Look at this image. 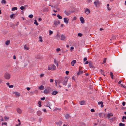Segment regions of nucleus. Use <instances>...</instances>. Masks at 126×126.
<instances>
[{
    "label": "nucleus",
    "instance_id": "f257e3e1",
    "mask_svg": "<svg viewBox=\"0 0 126 126\" xmlns=\"http://www.w3.org/2000/svg\"><path fill=\"white\" fill-rule=\"evenodd\" d=\"M56 69V66L54 64L48 66V69L49 70H55Z\"/></svg>",
    "mask_w": 126,
    "mask_h": 126
},
{
    "label": "nucleus",
    "instance_id": "f03ea898",
    "mask_svg": "<svg viewBox=\"0 0 126 126\" xmlns=\"http://www.w3.org/2000/svg\"><path fill=\"white\" fill-rule=\"evenodd\" d=\"M51 91H52L51 88L50 87H48L47 89L44 90V93L45 94H47Z\"/></svg>",
    "mask_w": 126,
    "mask_h": 126
},
{
    "label": "nucleus",
    "instance_id": "7ed1b4c3",
    "mask_svg": "<svg viewBox=\"0 0 126 126\" xmlns=\"http://www.w3.org/2000/svg\"><path fill=\"white\" fill-rule=\"evenodd\" d=\"M11 75L9 73H6L4 75V77L5 79H9L10 78Z\"/></svg>",
    "mask_w": 126,
    "mask_h": 126
},
{
    "label": "nucleus",
    "instance_id": "20e7f679",
    "mask_svg": "<svg viewBox=\"0 0 126 126\" xmlns=\"http://www.w3.org/2000/svg\"><path fill=\"white\" fill-rule=\"evenodd\" d=\"M68 79L66 77L65 78L64 81L62 82L63 84V85H67Z\"/></svg>",
    "mask_w": 126,
    "mask_h": 126
},
{
    "label": "nucleus",
    "instance_id": "39448f33",
    "mask_svg": "<svg viewBox=\"0 0 126 126\" xmlns=\"http://www.w3.org/2000/svg\"><path fill=\"white\" fill-rule=\"evenodd\" d=\"M73 12L70 11H65L64 12L65 14L67 16L69 15L71 13Z\"/></svg>",
    "mask_w": 126,
    "mask_h": 126
},
{
    "label": "nucleus",
    "instance_id": "423d86ee",
    "mask_svg": "<svg viewBox=\"0 0 126 126\" xmlns=\"http://www.w3.org/2000/svg\"><path fill=\"white\" fill-rule=\"evenodd\" d=\"M44 105L46 107H49L50 109H51L50 107V104H49V102L47 101L45 103Z\"/></svg>",
    "mask_w": 126,
    "mask_h": 126
},
{
    "label": "nucleus",
    "instance_id": "0eeeda50",
    "mask_svg": "<svg viewBox=\"0 0 126 126\" xmlns=\"http://www.w3.org/2000/svg\"><path fill=\"white\" fill-rule=\"evenodd\" d=\"M83 73V70H81L80 69H79V70L78 73H77L78 76L79 75L82 74Z\"/></svg>",
    "mask_w": 126,
    "mask_h": 126
},
{
    "label": "nucleus",
    "instance_id": "6e6552de",
    "mask_svg": "<svg viewBox=\"0 0 126 126\" xmlns=\"http://www.w3.org/2000/svg\"><path fill=\"white\" fill-rule=\"evenodd\" d=\"M60 23V22L59 20H55L54 21V24L55 26L59 24Z\"/></svg>",
    "mask_w": 126,
    "mask_h": 126
},
{
    "label": "nucleus",
    "instance_id": "1a4fd4ad",
    "mask_svg": "<svg viewBox=\"0 0 126 126\" xmlns=\"http://www.w3.org/2000/svg\"><path fill=\"white\" fill-rule=\"evenodd\" d=\"M113 116V114L112 113H110L107 114V117L108 119H110V117Z\"/></svg>",
    "mask_w": 126,
    "mask_h": 126
},
{
    "label": "nucleus",
    "instance_id": "9d476101",
    "mask_svg": "<svg viewBox=\"0 0 126 126\" xmlns=\"http://www.w3.org/2000/svg\"><path fill=\"white\" fill-rule=\"evenodd\" d=\"M94 4L97 7V5L99 4V2L98 0H96V1L94 2Z\"/></svg>",
    "mask_w": 126,
    "mask_h": 126
},
{
    "label": "nucleus",
    "instance_id": "9b49d317",
    "mask_svg": "<svg viewBox=\"0 0 126 126\" xmlns=\"http://www.w3.org/2000/svg\"><path fill=\"white\" fill-rule=\"evenodd\" d=\"M64 22L66 24L68 23L69 19L67 18H64L63 19Z\"/></svg>",
    "mask_w": 126,
    "mask_h": 126
},
{
    "label": "nucleus",
    "instance_id": "f8f14e48",
    "mask_svg": "<svg viewBox=\"0 0 126 126\" xmlns=\"http://www.w3.org/2000/svg\"><path fill=\"white\" fill-rule=\"evenodd\" d=\"M89 66L91 68H94V66L93 65L91 61L89 62Z\"/></svg>",
    "mask_w": 126,
    "mask_h": 126
},
{
    "label": "nucleus",
    "instance_id": "ddd939ff",
    "mask_svg": "<svg viewBox=\"0 0 126 126\" xmlns=\"http://www.w3.org/2000/svg\"><path fill=\"white\" fill-rule=\"evenodd\" d=\"M62 122L61 121H59L58 122L56 123V124L58 126H60L61 125Z\"/></svg>",
    "mask_w": 126,
    "mask_h": 126
},
{
    "label": "nucleus",
    "instance_id": "4468645a",
    "mask_svg": "<svg viewBox=\"0 0 126 126\" xmlns=\"http://www.w3.org/2000/svg\"><path fill=\"white\" fill-rule=\"evenodd\" d=\"M85 13L87 15H88L89 13H90V11L87 8H86V10L85 11Z\"/></svg>",
    "mask_w": 126,
    "mask_h": 126
},
{
    "label": "nucleus",
    "instance_id": "2eb2a0df",
    "mask_svg": "<svg viewBox=\"0 0 126 126\" xmlns=\"http://www.w3.org/2000/svg\"><path fill=\"white\" fill-rule=\"evenodd\" d=\"M80 19L82 23H84V19L82 17H80Z\"/></svg>",
    "mask_w": 126,
    "mask_h": 126
},
{
    "label": "nucleus",
    "instance_id": "dca6fc26",
    "mask_svg": "<svg viewBox=\"0 0 126 126\" xmlns=\"http://www.w3.org/2000/svg\"><path fill=\"white\" fill-rule=\"evenodd\" d=\"M103 102L102 101H101L100 102H98V104L99 105H100L101 104V107L102 108L103 107L104 105H103Z\"/></svg>",
    "mask_w": 126,
    "mask_h": 126
},
{
    "label": "nucleus",
    "instance_id": "f3484780",
    "mask_svg": "<svg viewBox=\"0 0 126 126\" xmlns=\"http://www.w3.org/2000/svg\"><path fill=\"white\" fill-rule=\"evenodd\" d=\"M63 80V79L62 78H61L58 80H57V81L59 84L61 83Z\"/></svg>",
    "mask_w": 126,
    "mask_h": 126
},
{
    "label": "nucleus",
    "instance_id": "a211bd4d",
    "mask_svg": "<svg viewBox=\"0 0 126 126\" xmlns=\"http://www.w3.org/2000/svg\"><path fill=\"white\" fill-rule=\"evenodd\" d=\"M76 60H74L71 62V64L73 66L74 65V64L76 63Z\"/></svg>",
    "mask_w": 126,
    "mask_h": 126
},
{
    "label": "nucleus",
    "instance_id": "6ab92c4d",
    "mask_svg": "<svg viewBox=\"0 0 126 126\" xmlns=\"http://www.w3.org/2000/svg\"><path fill=\"white\" fill-rule=\"evenodd\" d=\"M29 111L30 113H32L34 111V110L33 109L31 108H29Z\"/></svg>",
    "mask_w": 126,
    "mask_h": 126
},
{
    "label": "nucleus",
    "instance_id": "aec40b11",
    "mask_svg": "<svg viewBox=\"0 0 126 126\" xmlns=\"http://www.w3.org/2000/svg\"><path fill=\"white\" fill-rule=\"evenodd\" d=\"M58 93L57 91H54L51 94L53 95H55L57 94Z\"/></svg>",
    "mask_w": 126,
    "mask_h": 126
},
{
    "label": "nucleus",
    "instance_id": "412c9836",
    "mask_svg": "<svg viewBox=\"0 0 126 126\" xmlns=\"http://www.w3.org/2000/svg\"><path fill=\"white\" fill-rule=\"evenodd\" d=\"M17 112H18L19 114H21L22 113V111L19 108H18L17 109Z\"/></svg>",
    "mask_w": 126,
    "mask_h": 126
},
{
    "label": "nucleus",
    "instance_id": "4be33fe9",
    "mask_svg": "<svg viewBox=\"0 0 126 126\" xmlns=\"http://www.w3.org/2000/svg\"><path fill=\"white\" fill-rule=\"evenodd\" d=\"M65 37L64 35L63 34L61 36V40H63L65 39Z\"/></svg>",
    "mask_w": 126,
    "mask_h": 126
},
{
    "label": "nucleus",
    "instance_id": "5701e85b",
    "mask_svg": "<svg viewBox=\"0 0 126 126\" xmlns=\"http://www.w3.org/2000/svg\"><path fill=\"white\" fill-rule=\"evenodd\" d=\"M14 93L15 94V96L16 97L19 96L20 95V94L18 92H14L13 93V94Z\"/></svg>",
    "mask_w": 126,
    "mask_h": 126
},
{
    "label": "nucleus",
    "instance_id": "b1692460",
    "mask_svg": "<svg viewBox=\"0 0 126 126\" xmlns=\"http://www.w3.org/2000/svg\"><path fill=\"white\" fill-rule=\"evenodd\" d=\"M44 88V87L43 85H41L39 87V89L40 90H43Z\"/></svg>",
    "mask_w": 126,
    "mask_h": 126
},
{
    "label": "nucleus",
    "instance_id": "393cba45",
    "mask_svg": "<svg viewBox=\"0 0 126 126\" xmlns=\"http://www.w3.org/2000/svg\"><path fill=\"white\" fill-rule=\"evenodd\" d=\"M85 103V102L83 100L81 101L80 102H79V104L81 105H84Z\"/></svg>",
    "mask_w": 126,
    "mask_h": 126
},
{
    "label": "nucleus",
    "instance_id": "a878e982",
    "mask_svg": "<svg viewBox=\"0 0 126 126\" xmlns=\"http://www.w3.org/2000/svg\"><path fill=\"white\" fill-rule=\"evenodd\" d=\"M65 117L66 119H68L70 117L69 114H66L65 115Z\"/></svg>",
    "mask_w": 126,
    "mask_h": 126
},
{
    "label": "nucleus",
    "instance_id": "bb28decb",
    "mask_svg": "<svg viewBox=\"0 0 126 126\" xmlns=\"http://www.w3.org/2000/svg\"><path fill=\"white\" fill-rule=\"evenodd\" d=\"M10 43V41L9 40L6 41L5 42V44L6 45H9Z\"/></svg>",
    "mask_w": 126,
    "mask_h": 126
},
{
    "label": "nucleus",
    "instance_id": "cd10ccee",
    "mask_svg": "<svg viewBox=\"0 0 126 126\" xmlns=\"http://www.w3.org/2000/svg\"><path fill=\"white\" fill-rule=\"evenodd\" d=\"M49 11L48 9L47 8H45L43 10V12H48Z\"/></svg>",
    "mask_w": 126,
    "mask_h": 126
},
{
    "label": "nucleus",
    "instance_id": "c85d7f7f",
    "mask_svg": "<svg viewBox=\"0 0 126 126\" xmlns=\"http://www.w3.org/2000/svg\"><path fill=\"white\" fill-rule=\"evenodd\" d=\"M16 15V14H12L10 16V18H13V17L14 16V17H15V15Z\"/></svg>",
    "mask_w": 126,
    "mask_h": 126
},
{
    "label": "nucleus",
    "instance_id": "c756f323",
    "mask_svg": "<svg viewBox=\"0 0 126 126\" xmlns=\"http://www.w3.org/2000/svg\"><path fill=\"white\" fill-rule=\"evenodd\" d=\"M1 3L3 4L4 3V4H5L6 3V2L5 0H2L1 1Z\"/></svg>",
    "mask_w": 126,
    "mask_h": 126
},
{
    "label": "nucleus",
    "instance_id": "7c9ffc66",
    "mask_svg": "<svg viewBox=\"0 0 126 126\" xmlns=\"http://www.w3.org/2000/svg\"><path fill=\"white\" fill-rule=\"evenodd\" d=\"M17 8L16 7H13L12 9V11H14L15 10H17Z\"/></svg>",
    "mask_w": 126,
    "mask_h": 126
},
{
    "label": "nucleus",
    "instance_id": "2f4dec72",
    "mask_svg": "<svg viewBox=\"0 0 126 126\" xmlns=\"http://www.w3.org/2000/svg\"><path fill=\"white\" fill-rule=\"evenodd\" d=\"M57 17L59 19H61L62 18V17L60 16L58 14L57 15Z\"/></svg>",
    "mask_w": 126,
    "mask_h": 126
},
{
    "label": "nucleus",
    "instance_id": "473e14b6",
    "mask_svg": "<svg viewBox=\"0 0 126 126\" xmlns=\"http://www.w3.org/2000/svg\"><path fill=\"white\" fill-rule=\"evenodd\" d=\"M79 126H85V124L83 123H81Z\"/></svg>",
    "mask_w": 126,
    "mask_h": 126
},
{
    "label": "nucleus",
    "instance_id": "72a5a7b5",
    "mask_svg": "<svg viewBox=\"0 0 126 126\" xmlns=\"http://www.w3.org/2000/svg\"><path fill=\"white\" fill-rule=\"evenodd\" d=\"M41 102L40 101H39L38 102V104H39V106L40 107H41L42 106V105L41 104Z\"/></svg>",
    "mask_w": 126,
    "mask_h": 126
},
{
    "label": "nucleus",
    "instance_id": "f704fd0d",
    "mask_svg": "<svg viewBox=\"0 0 126 126\" xmlns=\"http://www.w3.org/2000/svg\"><path fill=\"white\" fill-rule=\"evenodd\" d=\"M20 9L21 10H24L25 8L23 6H22L20 7Z\"/></svg>",
    "mask_w": 126,
    "mask_h": 126
},
{
    "label": "nucleus",
    "instance_id": "c9c22d12",
    "mask_svg": "<svg viewBox=\"0 0 126 126\" xmlns=\"http://www.w3.org/2000/svg\"><path fill=\"white\" fill-rule=\"evenodd\" d=\"M119 125L120 126H125V124H123L121 123H119Z\"/></svg>",
    "mask_w": 126,
    "mask_h": 126
},
{
    "label": "nucleus",
    "instance_id": "e433bc0d",
    "mask_svg": "<svg viewBox=\"0 0 126 126\" xmlns=\"http://www.w3.org/2000/svg\"><path fill=\"white\" fill-rule=\"evenodd\" d=\"M34 24H35L36 26L38 25V23H37V21L36 20H34Z\"/></svg>",
    "mask_w": 126,
    "mask_h": 126
},
{
    "label": "nucleus",
    "instance_id": "4c0bfd02",
    "mask_svg": "<svg viewBox=\"0 0 126 126\" xmlns=\"http://www.w3.org/2000/svg\"><path fill=\"white\" fill-rule=\"evenodd\" d=\"M24 48L25 49H26L27 50H28L29 49V48L28 47H27L26 45H24Z\"/></svg>",
    "mask_w": 126,
    "mask_h": 126
},
{
    "label": "nucleus",
    "instance_id": "58836bf2",
    "mask_svg": "<svg viewBox=\"0 0 126 126\" xmlns=\"http://www.w3.org/2000/svg\"><path fill=\"white\" fill-rule=\"evenodd\" d=\"M102 113H99V117L101 118H102L103 117V115H102Z\"/></svg>",
    "mask_w": 126,
    "mask_h": 126
},
{
    "label": "nucleus",
    "instance_id": "ea45409f",
    "mask_svg": "<svg viewBox=\"0 0 126 126\" xmlns=\"http://www.w3.org/2000/svg\"><path fill=\"white\" fill-rule=\"evenodd\" d=\"M29 17L30 18H32L33 17V15L32 14H31L29 16Z\"/></svg>",
    "mask_w": 126,
    "mask_h": 126
},
{
    "label": "nucleus",
    "instance_id": "a19ab883",
    "mask_svg": "<svg viewBox=\"0 0 126 126\" xmlns=\"http://www.w3.org/2000/svg\"><path fill=\"white\" fill-rule=\"evenodd\" d=\"M106 59H107L106 58H105L104 59L103 63L104 64V63H106Z\"/></svg>",
    "mask_w": 126,
    "mask_h": 126
},
{
    "label": "nucleus",
    "instance_id": "79ce46f5",
    "mask_svg": "<svg viewBox=\"0 0 126 126\" xmlns=\"http://www.w3.org/2000/svg\"><path fill=\"white\" fill-rule=\"evenodd\" d=\"M49 34L50 35H51V34H52L53 33V32L51 31V30H50L49 31Z\"/></svg>",
    "mask_w": 126,
    "mask_h": 126
},
{
    "label": "nucleus",
    "instance_id": "37998d69",
    "mask_svg": "<svg viewBox=\"0 0 126 126\" xmlns=\"http://www.w3.org/2000/svg\"><path fill=\"white\" fill-rule=\"evenodd\" d=\"M78 35L79 36L81 37L82 36V34L81 33H79L78 34Z\"/></svg>",
    "mask_w": 126,
    "mask_h": 126
},
{
    "label": "nucleus",
    "instance_id": "c03bdc74",
    "mask_svg": "<svg viewBox=\"0 0 126 126\" xmlns=\"http://www.w3.org/2000/svg\"><path fill=\"white\" fill-rule=\"evenodd\" d=\"M39 39H40V41L41 42H43V40L42 39V37L41 36H40L39 37Z\"/></svg>",
    "mask_w": 126,
    "mask_h": 126
},
{
    "label": "nucleus",
    "instance_id": "a18cd8bd",
    "mask_svg": "<svg viewBox=\"0 0 126 126\" xmlns=\"http://www.w3.org/2000/svg\"><path fill=\"white\" fill-rule=\"evenodd\" d=\"M37 114L38 116H40L41 114V112L40 111H38L37 112Z\"/></svg>",
    "mask_w": 126,
    "mask_h": 126
},
{
    "label": "nucleus",
    "instance_id": "49530a36",
    "mask_svg": "<svg viewBox=\"0 0 126 126\" xmlns=\"http://www.w3.org/2000/svg\"><path fill=\"white\" fill-rule=\"evenodd\" d=\"M120 85L122 87H124V88H126V86H123V84H121Z\"/></svg>",
    "mask_w": 126,
    "mask_h": 126
},
{
    "label": "nucleus",
    "instance_id": "de8ad7c7",
    "mask_svg": "<svg viewBox=\"0 0 126 126\" xmlns=\"http://www.w3.org/2000/svg\"><path fill=\"white\" fill-rule=\"evenodd\" d=\"M110 75L111 77L113 76V73L112 72H110Z\"/></svg>",
    "mask_w": 126,
    "mask_h": 126
},
{
    "label": "nucleus",
    "instance_id": "09e8293b",
    "mask_svg": "<svg viewBox=\"0 0 126 126\" xmlns=\"http://www.w3.org/2000/svg\"><path fill=\"white\" fill-rule=\"evenodd\" d=\"M4 118L6 120L7 119L8 120L9 119V118L8 117L6 116H5L4 117Z\"/></svg>",
    "mask_w": 126,
    "mask_h": 126
},
{
    "label": "nucleus",
    "instance_id": "8fccbe9b",
    "mask_svg": "<svg viewBox=\"0 0 126 126\" xmlns=\"http://www.w3.org/2000/svg\"><path fill=\"white\" fill-rule=\"evenodd\" d=\"M14 87V85H10L9 86V87L10 88H13Z\"/></svg>",
    "mask_w": 126,
    "mask_h": 126
},
{
    "label": "nucleus",
    "instance_id": "3c124183",
    "mask_svg": "<svg viewBox=\"0 0 126 126\" xmlns=\"http://www.w3.org/2000/svg\"><path fill=\"white\" fill-rule=\"evenodd\" d=\"M87 60V57H85L83 59V61L84 62H85Z\"/></svg>",
    "mask_w": 126,
    "mask_h": 126
},
{
    "label": "nucleus",
    "instance_id": "603ef678",
    "mask_svg": "<svg viewBox=\"0 0 126 126\" xmlns=\"http://www.w3.org/2000/svg\"><path fill=\"white\" fill-rule=\"evenodd\" d=\"M126 104V103L125 102H122V104L123 106H125Z\"/></svg>",
    "mask_w": 126,
    "mask_h": 126
},
{
    "label": "nucleus",
    "instance_id": "864d4df0",
    "mask_svg": "<svg viewBox=\"0 0 126 126\" xmlns=\"http://www.w3.org/2000/svg\"><path fill=\"white\" fill-rule=\"evenodd\" d=\"M60 37L59 35L58 34H57V35L55 36L56 37H57V38H59Z\"/></svg>",
    "mask_w": 126,
    "mask_h": 126
},
{
    "label": "nucleus",
    "instance_id": "5fc2aeb1",
    "mask_svg": "<svg viewBox=\"0 0 126 126\" xmlns=\"http://www.w3.org/2000/svg\"><path fill=\"white\" fill-rule=\"evenodd\" d=\"M0 119L1 120V121H3V118L2 117H0Z\"/></svg>",
    "mask_w": 126,
    "mask_h": 126
},
{
    "label": "nucleus",
    "instance_id": "6e6d98bb",
    "mask_svg": "<svg viewBox=\"0 0 126 126\" xmlns=\"http://www.w3.org/2000/svg\"><path fill=\"white\" fill-rule=\"evenodd\" d=\"M60 48H57V49H56V51H57V52H59V51H60Z\"/></svg>",
    "mask_w": 126,
    "mask_h": 126
},
{
    "label": "nucleus",
    "instance_id": "4d7b16f0",
    "mask_svg": "<svg viewBox=\"0 0 126 126\" xmlns=\"http://www.w3.org/2000/svg\"><path fill=\"white\" fill-rule=\"evenodd\" d=\"M7 123L6 122H4V123L3 122L2 123V125H3V124H4L5 125H7Z\"/></svg>",
    "mask_w": 126,
    "mask_h": 126
},
{
    "label": "nucleus",
    "instance_id": "13d9d810",
    "mask_svg": "<svg viewBox=\"0 0 126 126\" xmlns=\"http://www.w3.org/2000/svg\"><path fill=\"white\" fill-rule=\"evenodd\" d=\"M41 99L42 100H44L45 99V97H44L43 98H41Z\"/></svg>",
    "mask_w": 126,
    "mask_h": 126
},
{
    "label": "nucleus",
    "instance_id": "bf43d9fd",
    "mask_svg": "<svg viewBox=\"0 0 126 126\" xmlns=\"http://www.w3.org/2000/svg\"><path fill=\"white\" fill-rule=\"evenodd\" d=\"M126 119V116H123L122 118V120H124V119Z\"/></svg>",
    "mask_w": 126,
    "mask_h": 126
},
{
    "label": "nucleus",
    "instance_id": "052dcab7",
    "mask_svg": "<svg viewBox=\"0 0 126 126\" xmlns=\"http://www.w3.org/2000/svg\"><path fill=\"white\" fill-rule=\"evenodd\" d=\"M30 94L33 95V94L34 93L33 92H30Z\"/></svg>",
    "mask_w": 126,
    "mask_h": 126
},
{
    "label": "nucleus",
    "instance_id": "680f3d73",
    "mask_svg": "<svg viewBox=\"0 0 126 126\" xmlns=\"http://www.w3.org/2000/svg\"><path fill=\"white\" fill-rule=\"evenodd\" d=\"M91 111L92 112H94L95 111L94 110V109H92L91 110Z\"/></svg>",
    "mask_w": 126,
    "mask_h": 126
},
{
    "label": "nucleus",
    "instance_id": "e2e57ef3",
    "mask_svg": "<svg viewBox=\"0 0 126 126\" xmlns=\"http://www.w3.org/2000/svg\"><path fill=\"white\" fill-rule=\"evenodd\" d=\"M65 73L67 75H68L69 73V71H66L65 72Z\"/></svg>",
    "mask_w": 126,
    "mask_h": 126
},
{
    "label": "nucleus",
    "instance_id": "0e129e2a",
    "mask_svg": "<svg viewBox=\"0 0 126 126\" xmlns=\"http://www.w3.org/2000/svg\"><path fill=\"white\" fill-rule=\"evenodd\" d=\"M89 62L88 61H86V62L85 63V64H87L89 63Z\"/></svg>",
    "mask_w": 126,
    "mask_h": 126
},
{
    "label": "nucleus",
    "instance_id": "69168bd1",
    "mask_svg": "<svg viewBox=\"0 0 126 126\" xmlns=\"http://www.w3.org/2000/svg\"><path fill=\"white\" fill-rule=\"evenodd\" d=\"M87 1L89 3H90L92 2L91 0H87Z\"/></svg>",
    "mask_w": 126,
    "mask_h": 126
},
{
    "label": "nucleus",
    "instance_id": "338daca9",
    "mask_svg": "<svg viewBox=\"0 0 126 126\" xmlns=\"http://www.w3.org/2000/svg\"><path fill=\"white\" fill-rule=\"evenodd\" d=\"M53 81V79H50V82H52Z\"/></svg>",
    "mask_w": 126,
    "mask_h": 126
},
{
    "label": "nucleus",
    "instance_id": "774afa93",
    "mask_svg": "<svg viewBox=\"0 0 126 126\" xmlns=\"http://www.w3.org/2000/svg\"><path fill=\"white\" fill-rule=\"evenodd\" d=\"M42 19L41 18H39L38 19V20L39 21H42Z\"/></svg>",
    "mask_w": 126,
    "mask_h": 126
}]
</instances>
